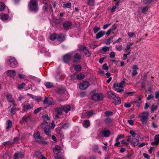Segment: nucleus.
<instances>
[{"mask_svg": "<svg viewBox=\"0 0 159 159\" xmlns=\"http://www.w3.org/2000/svg\"><path fill=\"white\" fill-rule=\"evenodd\" d=\"M149 113L148 111L143 112L139 114L138 117L140 118V120L143 123L146 122L148 119Z\"/></svg>", "mask_w": 159, "mask_h": 159, "instance_id": "nucleus-4", "label": "nucleus"}, {"mask_svg": "<svg viewBox=\"0 0 159 159\" xmlns=\"http://www.w3.org/2000/svg\"><path fill=\"white\" fill-rule=\"evenodd\" d=\"M80 49L81 50L83 51L86 57H89L90 56L91 53L87 49V48L85 46H81Z\"/></svg>", "mask_w": 159, "mask_h": 159, "instance_id": "nucleus-11", "label": "nucleus"}, {"mask_svg": "<svg viewBox=\"0 0 159 159\" xmlns=\"http://www.w3.org/2000/svg\"><path fill=\"white\" fill-rule=\"evenodd\" d=\"M18 76L21 79H23L26 77V76L24 74H22L20 73H19L18 74Z\"/></svg>", "mask_w": 159, "mask_h": 159, "instance_id": "nucleus-59", "label": "nucleus"}, {"mask_svg": "<svg viewBox=\"0 0 159 159\" xmlns=\"http://www.w3.org/2000/svg\"><path fill=\"white\" fill-rule=\"evenodd\" d=\"M71 54L68 53L64 55L63 57V60L64 63H68L71 59Z\"/></svg>", "mask_w": 159, "mask_h": 159, "instance_id": "nucleus-13", "label": "nucleus"}, {"mask_svg": "<svg viewBox=\"0 0 159 159\" xmlns=\"http://www.w3.org/2000/svg\"><path fill=\"white\" fill-rule=\"evenodd\" d=\"M113 41V37L107 39L106 41V43L107 44H109Z\"/></svg>", "mask_w": 159, "mask_h": 159, "instance_id": "nucleus-43", "label": "nucleus"}, {"mask_svg": "<svg viewBox=\"0 0 159 159\" xmlns=\"http://www.w3.org/2000/svg\"><path fill=\"white\" fill-rule=\"evenodd\" d=\"M110 49V48L108 47L104 46L102 48L100 49L99 52L100 53L104 54L105 53L109 51Z\"/></svg>", "mask_w": 159, "mask_h": 159, "instance_id": "nucleus-18", "label": "nucleus"}, {"mask_svg": "<svg viewBox=\"0 0 159 159\" xmlns=\"http://www.w3.org/2000/svg\"><path fill=\"white\" fill-rule=\"evenodd\" d=\"M5 8V5L2 2H0V11H3Z\"/></svg>", "mask_w": 159, "mask_h": 159, "instance_id": "nucleus-51", "label": "nucleus"}, {"mask_svg": "<svg viewBox=\"0 0 159 159\" xmlns=\"http://www.w3.org/2000/svg\"><path fill=\"white\" fill-rule=\"evenodd\" d=\"M124 137H125V135L124 134H120L118 135L117 136V137L116 138V140H115L116 142L119 141L120 139H122L124 138Z\"/></svg>", "mask_w": 159, "mask_h": 159, "instance_id": "nucleus-42", "label": "nucleus"}, {"mask_svg": "<svg viewBox=\"0 0 159 159\" xmlns=\"http://www.w3.org/2000/svg\"><path fill=\"white\" fill-rule=\"evenodd\" d=\"M44 84L47 88H50L53 87V84L50 82H46Z\"/></svg>", "mask_w": 159, "mask_h": 159, "instance_id": "nucleus-37", "label": "nucleus"}, {"mask_svg": "<svg viewBox=\"0 0 159 159\" xmlns=\"http://www.w3.org/2000/svg\"><path fill=\"white\" fill-rule=\"evenodd\" d=\"M105 34H106V32L102 31L96 34V38L97 39H98L103 36Z\"/></svg>", "mask_w": 159, "mask_h": 159, "instance_id": "nucleus-21", "label": "nucleus"}, {"mask_svg": "<svg viewBox=\"0 0 159 159\" xmlns=\"http://www.w3.org/2000/svg\"><path fill=\"white\" fill-rule=\"evenodd\" d=\"M154 140L156 142L159 143V134L155 135L154 138Z\"/></svg>", "mask_w": 159, "mask_h": 159, "instance_id": "nucleus-54", "label": "nucleus"}, {"mask_svg": "<svg viewBox=\"0 0 159 159\" xmlns=\"http://www.w3.org/2000/svg\"><path fill=\"white\" fill-rule=\"evenodd\" d=\"M93 149L94 152H97L98 149V146L96 145H94L93 147Z\"/></svg>", "mask_w": 159, "mask_h": 159, "instance_id": "nucleus-62", "label": "nucleus"}, {"mask_svg": "<svg viewBox=\"0 0 159 159\" xmlns=\"http://www.w3.org/2000/svg\"><path fill=\"white\" fill-rule=\"evenodd\" d=\"M71 4L70 2H67V3L63 4V7L64 8H67L71 7Z\"/></svg>", "mask_w": 159, "mask_h": 159, "instance_id": "nucleus-41", "label": "nucleus"}, {"mask_svg": "<svg viewBox=\"0 0 159 159\" xmlns=\"http://www.w3.org/2000/svg\"><path fill=\"white\" fill-rule=\"evenodd\" d=\"M61 151V147L59 145H56L55 148L53 149L54 152L56 154H59Z\"/></svg>", "mask_w": 159, "mask_h": 159, "instance_id": "nucleus-19", "label": "nucleus"}, {"mask_svg": "<svg viewBox=\"0 0 159 159\" xmlns=\"http://www.w3.org/2000/svg\"><path fill=\"white\" fill-rule=\"evenodd\" d=\"M63 111L62 108L58 107L55 109V115L54 118L56 119H58L60 116L62 114V111Z\"/></svg>", "mask_w": 159, "mask_h": 159, "instance_id": "nucleus-7", "label": "nucleus"}, {"mask_svg": "<svg viewBox=\"0 0 159 159\" xmlns=\"http://www.w3.org/2000/svg\"><path fill=\"white\" fill-rule=\"evenodd\" d=\"M113 99L115 100L114 102L116 104H120L121 103V100L119 97H116Z\"/></svg>", "mask_w": 159, "mask_h": 159, "instance_id": "nucleus-30", "label": "nucleus"}, {"mask_svg": "<svg viewBox=\"0 0 159 159\" xmlns=\"http://www.w3.org/2000/svg\"><path fill=\"white\" fill-rule=\"evenodd\" d=\"M48 8V3H44V5L43 6V9L45 11H47Z\"/></svg>", "mask_w": 159, "mask_h": 159, "instance_id": "nucleus-55", "label": "nucleus"}, {"mask_svg": "<svg viewBox=\"0 0 159 159\" xmlns=\"http://www.w3.org/2000/svg\"><path fill=\"white\" fill-rule=\"evenodd\" d=\"M9 15L7 14L3 13L0 15V18L2 20H5L8 18Z\"/></svg>", "mask_w": 159, "mask_h": 159, "instance_id": "nucleus-23", "label": "nucleus"}, {"mask_svg": "<svg viewBox=\"0 0 159 159\" xmlns=\"http://www.w3.org/2000/svg\"><path fill=\"white\" fill-rule=\"evenodd\" d=\"M132 143L134 146L138 145L139 144V140L134 138L132 139Z\"/></svg>", "mask_w": 159, "mask_h": 159, "instance_id": "nucleus-26", "label": "nucleus"}, {"mask_svg": "<svg viewBox=\"0 0 159 159\" xmlns=\"http://www.w3.org/2000/svg\"><path fill=\"white\" fill-rule=\"evenodd\" d=\"M63 21V19L62 18H59L57 19H54V22L57 24H60Z\"/></svg>", "mask_w": 159, "mask_h": 159, "instance_id": "nucleus-38", "label": "nucleus"}, {"mask_svg": "<svg viewBox=\"0 0 159 159\" xmlns=\"http://www.w3.org/2000/svg\"><path fill=\"white\" fill-rule=\"evenodd\" d=\"M38 0H30L28 4V7L31 11L35 12L38 10Z\"/></svg>", "mask_w": 159, "mask_h": 159, "instance_id": "nucleus-3", "label": "nucleus"}, {"mask_svg": "<svg viewBox=\"0 0 159 159\" xmlns=\"http://www.w3.org/2000/svg\"><path fill=\"white\" fill-rule=\"evenodd\" d=\"M8 61L9 65L10 67L14 68L17 66L18 62L14 57L11 56L9 57Z\"/></svg>", "mask_w": 159, "mask_h": 159, "instance_id": "nucleus-5", "label": "nucleus"}, {"mask_svg": "<svg viewBox=\"0 0 159 159\" xmlns=\"http://www.w3.org/2000/svg\"><path fill=\"white\" fill-rule=\"evenodd\" d=\"M74 69L76 71H79L81 70L82 68L80 65H78L75 66Z\"/></svg>", "mask_w": 159, "mask_h": 159, "instance_id": "nucleus-45", "label": "nucleus"}, {"mask_svg": "<svg viewBox=\"0 0 159 159\" xmlns=\"http://www.w3.org/2000/svg\"><path fill=\"white\" fill-rule=\"evenodd\" d=\"M101 134L104 137H107L109 136L111 134L110 131L107 129H103L101 131Z\"/></svg>", "mask_w": 159, "mask_h": 159, "instance_id": "nucleus-16", "label": "nucleus"}, {"mask_svg": "<svg viewBox=\"0 0 159 159\" xmlns=\"http://www.w3.org/2000/svg\"><path fill=\"white\" fill-rule=\"evenodd\" d=\"M112 120V119L109 117H107L105 119V122L106 124H108L111 123Z\"/></svg>", "mask_w": 159, "mask_h": 159, "instance_id": "nucleus-50", "label": "nucleus"}, {"mask_svg": "<svg viewBox=\"0 0 159 159\" xmlns=\"http://www.w3.org/2000/svg\"><path fill=\"white\" fill-rule=\"evenodd\" d=\"M89 85V83L88 81H83L79 84V88L81 89H87Z\"/></svg>", "mask_w": 159, "mask_h": 159, "instance_id": "nucleus-9", "label": "nucleus"}, {"mask_svg": "<svg viewBox=\"0 0 159 159\" xmlns=\"http://www.w3.org/2000/svg\"><path fill=\"white\" fill-rule=\"evenodd\" d=\"M111 25V23L104 25L103 27V29L104 30L106 29L107 28H108Z\"/></svg>", "mask_w": 159, "mask_h": 159, "instance_id": "nucleus-63", "label": "nucleus"}, {"mask_svg": "<svg viewBox=\"0 0 159 159\" xmlns=\"http://www.w3.org/2000/svg\"><path fill=\"white\" fill-rule=\"evenodd\" d=\"M9 111L10 113L13 115L15 114L16 112V109L15 107L12 108Z\"/></svg>", "mask_w": 159, "mask_h": 159, "instance_id": "nucleus-53", "label": "nucleus"}, {"mask_svg": "<svg viewBox=\"0 0 159 159\" xmlns=\"http://www.w3.org/2000/svg\"><path fill=\"white\" fill-rule=\"evenodd\" d=\"M71 78L72 80H74L77 79V75L74 74L71 75Z\"/></svg>", "mask_w": 159, "mask_h": 159, "instance_id": "nucleus-64", "label": "nucleus"}, {"mask_svg": "<svg viewBox=\"0 0 159 159\" xmlns=\"http://www.w3.org/2000/svg\"><path fill=\"white\" fill-rule=\"evenodd\" d=\"M33 136L35 139H40L41 138L40 133L39 132H35L34 133Z\"/></svg>", "mask_w": 159, "mask_h": 159, "instance_id": "nucleus-36", "label": "nucleus"}, {"mask_svg": "<svg viewBox=\"0 0 159 159\" xmlns=\"http://www.w3.org/2000/svg\"><path fill=\"white\" fill-rule=\"evenodd\" d=\"M125 83L124 81H122L120 83H115L113 84V87L114 90L117 92L121 93L124 91L123 85Z\"/></svg>", "mask_w": 159, "mask_h": 159, "instance_id": "nucleus-2", "label": "nucleus"}, {"mask_svg": "<svg viewBox=\"0 0 159 159\" xmlns=\"http://www.w3.org/2000/svg\"><path fill=\"white\" fill-rule=\"evenodd\" d=\"M81 59V55L78 53H75L73 57V61L74 62H78Z\"/></svg>", "mask_w": 159, "mask_h": 159, "instance_id": "nucleus-14", "label": "nucleus"}, {"mask_svg": "<svg viewBox=\"0 0 159 159\" xmlns=\"http://www.w3.org/2000/svg\"><path fill=\"white\" fill-rule=\"evenodd\" d=\"M25 153L22 151H18L15 153L14 159H23L25 157Z\"/></svg>", "mask_w": 159, "mask_h": 159, "instance_id": "nucleus-8", "label": "nucleus"}, {"mask_svg": "<svg viewBox=\"0 0 159 159\" xmlns=\"http://www.w3.org/2000/svg\"><path fill=\"white\" fill-rule=\"evenodd\" d=\"M109 55L111 58H114L115 56V53L114 52H112L110 53Z\"/></svg>", "mask_w": 159, "mask_h": 159, "instance_id": "nucleus-61", "label": "nucleus"}, {"mask_svg": "<svg viewBox=\"0 0 159 159\" xmlns=\"http://www.w3.org/2000/svg\"><path fill=\"white\" fill-rule=\"evenodd\" d=\"M65 90L63 89H59L57 91V93L59 95H62L65 93Z\"/></svg>", "mask_w": 159, "mask_h": 159, "instance_id": "nucleus-40", "label": "nucleus"}, {"mask_svg": "<svg viewBox=\"0 0 159 159\" xmlns=\"http://www.w3.org/2000/svg\"><path fill=\"white\" fill-rule=\"evenodd\" d=\"M25 84L24 83H21V84H19L17 86V88L19 89H21L23 88L25 86Z\"/></svg>", "mask_w": 159, "mask_h": 159, "instance_id": "nucleus-47", "label": "nucleus"}, {"mask_svg": "<svg viewBox=\"0 0 159 159\" xmlns=\"http://www.w3.org/2000/svg\"><path fill=\"white\" fill-rule=\"evenodd\" d=\"M42 107H39L36 109L34 111V114H37L42 109Z\"/></svg>", "mask_w": 159, "mask_h": 159, "instance_id": "nucleus-56", "label": "nucleus"}, {"mask_svg": "<svg viewBox=\"0 0 159 159\" xmlns=\"http://www.w3.org/2000/svg\"><path fill=\"white\" fill-rule=\"evenodd\" d=\"M46 124L42 125V127H43L44 126V132L48 136H51V128L49 125H48V122H46Z\"/></svg>", "mask_w": 159, "mask_h": 159, "instance_id": "nucleus-6", "label": "nucleus"}, {"mask_svg": "<svg viewBox=\"0 0 159 159\" xmlns=\"http://www.w3.org/2000/svg\"><path fill=\"white\" fill-rule=\"evenodd\" d=\"M94 114L93 111H89L86 112V116L87 118H89Z\"/></svg>", "mask_w": 159, "mask_h": 159, "instance_id": "nucleus-46", "label": "nucleus"}, {"mask_svg": "<svg viewBox=\"0 0 159 159\" xmlns=\"http://www.w3.org/2000/svg\"><path fill=\"white\" fill-rule=\"evenodd\" d=\"M108 94L109 97L111 98L114 99L115 98H116V95L111 91H110L108 92Z\"/></svg>", "mask_w": 159, "mask_h": 159, "instance_id": "nucleus-31", "label": "nucleus"}, {"mask_svg": "<svg viewBox=\"0 0 159 159\" xmlns=\"http://www.w3.org/2000/svg\"><path fill=\"white\" fill-rule=\"evenodd\" d=\"M157 106L156 105L154 104L152 105V108L151 109V111L153 112L154 111L157 110Z\"/></svg>", "mask_w": 159, "mask_h": 159, "instance_id": "nucleus-57", "label": "nucleus"}, {"mask_svg": "<svg viewBox=\"0 0 159 159\" xmlns=\"http://www.w3.org/2000/svg\"><path fill=\"white\" fill-rule=\"evenodd\" d=\"M154 0H143V2L144 4L147 5H149L153 2Z\"/></svg>", "mask_w": 159, "mask_h": 159, "instance_id": "nucleus-39", "label": "nucleus"}, {"mask_svg": "<svg viewBox=\"0 0 159 159\" xmlns=\"http://www.w3.org/2000/svg\"><path fill=\"white\" fill-rule=\"evenodd\" d=\"M105 114L106 116H110L113 115V113L112 112L109 111H106L105 112Z\"/></svg>", "mask_w": 159, "mask_h": 159, "instance_id": "nucleus-49", "label": "nucleus"}, {"mask_svg": "<svg viewBox=\"0 0 159 159\" xmlns=\"http://www.w3.org/2000/svg\"><path fill=\"white\" fill-rule=\"evenodd\" d=\"M16 74V72L14 70H9L7 71V75L9 76L13 77Z\"/></svg>", "mask_w": 159, "mask_h": 159, "instance_id": "nucleus-20", "label": "nucleus"}, {"mask_svg": "<svg viewBox=\"0 0 159 159\" xmlns=\"http://www.w3.org/2000/svg\"><path fill=\"white\" fill-rule=\"evenodd\" d=\"M128 35L130 38H132L135 37V34L134 32H128Z\"/></svg>", "mask_w": 159, "mask_h": 159, "instance_id": "nucleus-48", "label": "nucleus"}, {"mask_svg": "<svg viewBox=\"0 0 159 159\" xmlns=\"http://www.w3.org/2000/svg\"><path fill=\"white\" fill-rule=\"evenodd\" d=\"M91 98L92 100L97 102L103 100L104 98V97L102 93H93L91 94Z\"/></svg>", "mask_w": 159, "mask_h": 159, "instance_id": "nucleus-1", "label": "nucleus"}, {"mask_svg": "<svg viewBox=\"0 0 159 159\" xmlns=\"http://www.w3.org/2000/svg\"><path fill=\"white\" fill-rule=\"evenodd\" d=\"M6 98L8 101L12 104L13 107L16 106L15 102L13 98H12V96L10 94H7L6 95Z\"/></svg>", "mask_w": 159, "mask_h": 159, "instance_id": "nucleus-12", "label": "nucleus"}, {"mask_svg": "<svg viewBox=\"0 0 159 159\" xmlns=\"http://www.w3.org/2000/svg\"><path fill=\"white\" fill-rule=\"evenodd\" d=\"M116 48L117 51H121L123 49V47L122 45L120 44H119L117 45H116Z\"/></svg>", "mask_w": 159, "mask_h": 159, "instance_id": "nucleus-34", "label": "nucleus"}, {"mask_svg": "<svg viewBox=\"0 0 159 159\" xmlns=\"http://www.w3.org/2000/svg\"><path fill=\"white\" fill-rule=\"evenodd\" d=\"M133 44V43L128 42L126 45V47L125 48V50L126 52H128L131 48V46Z\"/></svg>", "mask_w": 159, "mask_h": 159, "instance_id": "nucleus-28", "label": "nucleus"}, {"mask_svg": "<svg viewBox=\"0 0 159 159\" xmlns=\"http://www.w3.org/2000/svg\"><path fill=\"white\" fill-rule=\"evenodd\" d=\"M77 78L78 80H83L84 78L85 75L83 74H80L77 75Z\"/></svg>", "mask_w": 159, "mask_h": 159, "instance_id": "nucleus-32", "label": "nucleus"}, {"mask_svg": "<svg viewBox=\"0 0 159 159\" xmlns=\"http://www.w3.org/2000/svg\"><path fill=\"white\" fill-rule=\"evenodd\" d=\"M65 39V36L62 34H60L57 35V40L59 41L60 43L63 42Z\"/></svg>", "mask_w": 159, "mask_h": 159, "instance_id": "nucleus-17", "label": "nucleus"}, {"mask_svg": "<svg viewBox=\"0 0 159 159\" xmlns=\"http://www.w3.org/2000/svg\"><path fill=\"white\" fill-rule=\"evenodd\" d=\"M43 122L42 123L41 125H43L44 124H46V122H47L46 121V120H48L49 119V118L48 117V115H45L43 116Z\"/></svg>", "mask_w": 159, "mask_h": 159, "instance_id": "nucleus-29", "label": "nucleus"}, {"mask_svg": "<svg viewBox=\"0 0 159 159\" xmlns=\"http://www.w3.org/2000/svg\"><path fill=\"white\" fill-rule=\"evenodd\" d=\"M83 125L84 127L87 128L90 125V123L89 120H85L84 121Z\"/></svg>", "mask_w": 159, "mask_h": 159, "instance_id": "nucleus-27", "label": "nucleus"}, {"mask_svg": "<svg viewBox=\"0 0 159 159\" xmlns=\"http://www.w3.org/2000/svg\"><path fill=\"white\" fill-rule=\"evenodd\" d=\"M129 133L133 137H135L136 134L134 131L133 130H130L129 132Z\"/></svg>", "mask_w": 159, "mask_h": 159, "instance_id": "nucleus-58", "label": "nucleus"}, {"mask_svg": "<svg viewBox=\"0 0 159 159\" xmlns=\"http://www.w3.org/2000/svg\"><path fill=\"white\" fill-rule=\"evenodd\" d=\"M62 109L63 111L67 113L70 110L71 107L69 105H66L64 106Z\"/></svg>", "mask_w": 159, "mask_h": 159, "instance_id": "nucleus-25", "label": "nucleus"}, {"mask_svg": "<svg viewBox=\"0 0 159 159\" xmlns=\"http://www.w3.org/2000/svg\"><path fill=\"white\" fill-rule=\"evenodd\" d=\"M100 30V28L99 27L95 26L93 29L94 32L95 34L96 33L98 32Z\"/></svg>", "mask_w": 159, "mask_h": 159, "instance_id": "nucleus-52", "label": "nucleus"}, {"mask_svg": "<svg viewBox=\"0 0 159 159\" xmlns=\"http://www.w3.org/2000/svg\"><path fill=\"white\" fill-rule=\"evenodd\" d=\"M71 25L72 23L69 21H65L63 24V27L65 29L69 28Z\"/></svg>", "mask_w": 159, "mask_h": 159, "instance_id": "nucleus-22", "label": "nucleus"}, {"mask_svg": "<svg viewBox=\"0 0 159 159\" xmlns=\"http://www.w3.org/2000/svg\"><path fill=\"white\" fill-rule=\"evenodd\" d=\"M43 103L44 104L49 106L53 105L54 104L55 102L54 101L50 100L48 97H45L43 101Z\"/></svg>", "mask_w": 159, "mask_h": 159, "instance_id": "nucleus-10", "label": "nucleus"}, {"mask_svg": "<svg viewBox=\"0 0 159 159\" xmlns=\"http://www.w3.org/2000/svg\"><path fill=\"white\" fill-rule=\"evenodd\" d=\"M33 107V106L32 104L29 103H26L23 107V110L25 111L30 110Z\"/></svg>", "mask_w": 159, "mask_h": 159, "instance_id": "nucleus-15", "label": "nucleus"}, {"mask_svg": "<svg viewBox=\"0 0 159 159\" xmlns=\"http://www.w3.org/2000/svg\"><path fill=\"white\" fill-rule=\"evenodd\" d=\"M148 9V7H139L138 9V11L139 12L140 11H142L143 13H145Z\"/></svg>", "mask_w": 159, "mask_h": 159, "instance_id": "nucleus-24", "label": "nucleus"}, {"mask_svg": "<svg viewBox=\"0 0 159 159\" xmlns=\"http://www.w3.org/2000/svg\"><path fill=\"white\" fill-rule=\"evenodd\" d=\"M6 129H9L12 126V122L10 120H8L7 121V124Z\"/></svg>", "mask_w": 159, "mask_h": 159, "instance_id": "nucleus-33", "label": "nucleus"}, {"mask_svg": "<svg viewBox=\"0 0 159 159\" xmlns=\"http://www.w3.org/2000/svg\"><path fill=\"white\" fill-rule=\"evenodd\" d=\"M70 126V124L69 123H66L63 124L62 125V127L64 129H66L68 128Z\"/></svg>", "mask_w": 159, "mask_h": 159, "instance_id": "nucleus-60", "label": "nucleus"}, {"mask_svg": "<svg viewBox=\"0 0 159 159\" xmlns=\"http://www.w3.org/2000/svg\"><path fill=\"white\" fill-rule=\"evenodd\" d=\"M95 0H88L87 2L88 4L90 6H93L94 5Z\"/></svg>", "mask_w": 159, "mask_h": 159, "instance_id": "nucleus-35", "label": "nucleus"}, {"mask_svg": "<svg viewBox=\"0 0 159 159\" xmlns=\"http://www.w3.org/2000/svg\"><path fill=\"white\" fill-rule=\"evenodd\" d=\"M57 35L55 34H52L50 37V39L51 40L54 41L56 39H57Z\"/></svg>", "mask_w": 159, "mask_h": 159, "instance_id": "nucleus-44", "label": "nucleus"}]
</instances>
